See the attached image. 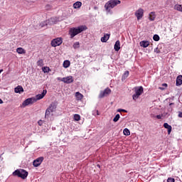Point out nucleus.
Instances as JSON below:
<instances>
[{"label": "nucleus", "instance_id": "46", "mask_svg": "<svg viewBox=\"0 0 182 182\" xmlns=\"http://www.w3.org/2000/svg\"><path fill=\"white\" fill-rule=\"evenodd\" d=\"M2 72H4V70H0V74L2 73Z\"/></svg>", "mask_w": 182, "mask_h": 182}, {"label": "nucleus", "instance_id": "4", "mask_svg": "<svg viewBox=\"0 0 182 182\" xmlns=\"http://www.w3.org/2000/svg\"><path fill=\"white\" fill-rule=\"evenodd\" d=\"M135 93L132 95L133 100H137L144 92V89L141 86L134 87Z\"/></svg>", "mask_w": 182, "mask_h": 182}, {"label": "nucleus", "instance_id": "3", "mask_svg": "<svg viewBox=\"0 0 182 182\" xmlns=\"http://www.w3.org/2000/svg\"><path fill=\"white\" fill-rule=\"evenodd\" d=\"M29 173L26 171L25 169L19 168L16 169L13 172V176H16L17 177H20L23 180H25L28 176Z\"/></svg>", "mask_w": 182, "mask_h": 182}, {"label": "nucleus", "instance_id": "37", "mask_svg": "<svg viewBox=\"0 0 182 182\" xmlns=\"http://www.w3.org/2000/svg\"><path fill=\"white\" fill-rule=\"evenodd\" d=\"M38 126H42V124H43V121H42L41 119H40V120L38 122Z\"/></svg>", "mask_w": 182, "mask_h": 182}, {"label": "nucleus", "instance_id": "10", "mask_svg": "<svg viewBox=\"0 0 182 182\" xmlns=\"http://www.w3.org/2000/svg\"><path fill=\"white\" fill-rule=\"evenodd\" d=\"M46 93H48V90H43L41 94H38L37 95H36V102H38V100H41V99H43L45 96H46Z\"/></svg>", "mask_w": 182, "mask_h": 182}, {"label": "nucleus", "instance_id": "5", "mask_svg": "<svg viewBox=\"0 0 182 182\" xmlns=\"http://www.w3.org/2000/svg\"><path fill=\"white\" fill-rule=\"evenodd\" d=\"M62 43H63V40L62 38H54L51 41V46H53V48H56V46H60V45H62Z\"/></svg>", "mask_w": 182, "mask_h": 182}, {"label": "nucleus", "instance_id": "22", "mask_svg": "<svg viewBox=\"0 0 182 182\" xmlns=\"http://www.w3.org/2000/svg\"><path fill=\"white\" fill-rule=\"evenodd\" d=\"M149 21H154V19H156V14H154V12H151V14H149Z\"/></svg>", "mask_w": 182, "mask_h": 182}, {"label": "nucleus", "instance_id": "32", "mask_svg": "<svg viewBox=\"0 0 182 182\" xmlns=\"http://www.w3.org/2000/svg\"><path fill=\"white\" fill-rule=\"evenodd\" d=\"M129 71H125L124 75H122V79H127V77H129Z\"/></svg>", "mask_w": 182, "mask_h": 182}, {"label": "nucleus", "instance_id": "28", "mask_svg": "<svg viewBox=\"0 0 182 182\" xmlns=\"http://www.w3.org/2000/svg\"><path fill=\"white\" fill-rule=\"evenodd\" d=\"M48 25H49V23H48V20H46V21H43L40 23V26L41 28H45V26H48Z\"/></svg>", "mask_w": 182, "mask_h": 182}, {"label": "nucleus", "instance_id": "13", "mask_svg": "<svg viewBox=\"0 0 182 182\" xmlns=\"http://www.w3.org/2000/svg\"><path fill=\"white\" fill-rule=\"evenodd\" d=\"M114 49L115 52H119L120 50V41H117L114 46Z\"/></svg>", "mask_w": 182, "mask_h": 182}, {"label": "nucleus", "instance_id": "7", "mask_svg": "<svg viewBox=\"0 0 182 182\" xmlns=\"http://www.w3.org/2000/svg\"><path fill=\"white\" fill-rule=\"evenodd\" d=\"M36 102V100H35V97H31L28 98L23 102V106H29V105H33V103Z\"/></svg>", "mask_w": 182, "mask_h": 182}, {"label": "nucleus", "instance_id": "20", "mask_svg": "<svg viewBox=\"0 0 182 182\" xmlns=\"http://www.w3.org/2000/svg\"><path fill=\"white\" fill-rule=\"evenodd\" d=\"M63 68H65V69H68V68L70 66V61H69L68 60H65L63 62Z\"/></svg>", "mask_w": 182, "mask_h": 182}, {"label": "nucleus", "instance_id": "11", "mask_svg": "<svg viewBox=\"0 0 182 182\" xmlns=\"http://www.w3.org/2000/svg\"><path fill=\"white\" fill-rule=\"evenodd\" d=\"M143 14H144V10H143V9H139L135 12V16H136L138 21H140V19H141V18H143Z\"/></svg>", "mask_w": 182, "mask_h": 182}, {"label": "nucleus", "instance_id": "26", "mask_svg": "<svg viewBox=\"0 0 182 182\" xmlns=\"http://www.w3.org/2000/svg\"><path fill=\"white\" fill-rule=\"evenodd\" d=\"M42 70L44 73H49V72H50V68H49V67H43Z\"/></svg>", "mask_w": 182, "mask_h": 182}, {"label": "nucleus", "instance_id": "9", "mask_svg": "<svg viewBox=\"0 0 182 182\" xmlns=\"http://www.w3.org/2000/svg\"><path fill=\"white\" fill-rule=\"evenodd\" d=\"M47 22L48 25L52 26V25H56L58 22H59V18L58 17H51L48 20H47Z\"/></svg>", "mask_w": 182, "mask_h": 182}, {"label": "nucleus", "instance_id": "14", "mask_svg": "<svg viewBox=\"0 0 182 182\" xmlns=\"http://www.w3.org/2000/svg\"><path fill=\"white\" fill-rule=\"evenodd\" d=\"M110 38V34H105L103 37L101 38V42L106 43L109 41Z\"/></svg>", "mask_w": 182, "mask_h": 182}, {"label": "nucleus", "instance_id": "47", "mask_svg": "<svg viewBox=\"0 0 182 182\" xmlns=\"http://www.w3.org/2000/svg\"><path fill=\"white\" fill-rule=\"evenodd\" d=\"M172 105H174V103H170L169 106H172Z\"/></svg>", "mask_w": 182, "mask_h": 182}, {"label": "nucleus", "instance_id": "25", "mask_svg": "<svg viewBox=\"0 0 182 182\" xmlns=\"http://www.w3.org/2000/svg\"><path fill=\"white\" fill-rule=\"evenodd\" d=\"M50 113H52V111H50V109L47 108V109L46 110L45 118L48 119V117H49V116H50Z\"/></svg>", "mask_w": 182, "mask_h": 182}, {"label": "nucleus", "instance_id": "17", "mask_svg": "<svg viewBox=\"0 0 182 182\" xmlns=\"http://www.w3.org/2000/svg\"><path fill=\"white\" fill-rule=\"evenodd\" d=\"M15 93H21V92H23V87L21 85H18L16 87L14 88Z\"/></svg>", "mask_w": 182, "mask_h": 182}, {"label": "nucleus", "instance_id": "27", "mask_svg": "<svg viewBox=\"0 0 182 182\" xmlns=\"http://www.w3.org/2000/svg\"><path fill=\"white\" fill-rule=\"evenodd\" d=\"M175 9H176V11H179V12H182V5L181 4L175 5Z\"/></svg>", "mask_w": 182, "mask_h": 182}, {"label": "nucleus", "instance_id": "30", "mask_svg": "<svg viewBox=\"0 0 182 182\" xmlns=\"http://www.w3.org/2000/svg\"><path fill=\"white\" fill-rule=\"evenodd\" d=\"M124 136H130V130H129L127 128H125L124 129Z\"/></svg>", "mask_w": 182, "mask_h": 182}, {"label": "nucleus", "instance_id": "42", "mask_svg": "<svg viewBox=\"0 0 182 182\" xmlns=\"http://www.w3.org/2000/svg\"><path fill=\"white\" fill-rule=\"evenodd\" d=\"M178 117H181L182 118V112H179Z\"/></svg>", "mask_w": 182, "mask_h": 182}, {"label": "nucleus", "instance_id": "2", "mask_svg": "<svg viewBox=\"0 0 182 182\" xmlns=\"http://www.w3.org/2000/svg\"><path fill=\"white\" fill-rule=\"evenodd\" d=\"M119 4H122L119 0H109L105 4V9L107 12H110V9H113L114 6H117Z\"/></svg>", "mask_w": 182, "mask_h": 182}, {"label": "nucleus", "instance_id": "19", "mask_svg": "<svg viewBox=\"0 0 182 182\" xmlns=\"http://www.w3.org/2000/svg\"><path fill=\"white\" fill-rule=\"evenodd\" d=\"M48 109L53 113V112H55V110L56 109V105L55 103H51L48 107Z\"/></svg>", "mask_w": 182, "mask_h": 182}, {"label": "nucleus", "instance_id": "29", "mask_svg": "<svg viewBox=\"0 0 182 182\" xmlns=\"http://www.w3.org/2000/svg\"><path fill=\"white\" fill-rule=\"evenodd\" d=\"M153 39L155 41V42H159V41H160V36L157 34H155L153 36Z\"/></svg>", "mask_w": 182, "mask_h": 182}, {"label": "nucleus", "instance_id": "43", "mask_svg": "<svg viewBox=\"0 0 182 182\" xmlns=\"http://www.w3.org/2000/svg\"><path fill=\"white\" fill-rule=\"evenodd\" d=\"M162 86H164L165 87H167V84L166 83H164V84H162Z\"/></svg>", "mask_w": 182, "mask_h": 182}, {"label": "nucleus", "instance_id": "12", "mask_svg": "<svg viewBox=\"0 0 182 182\" xmlns=\"http://www.w3.org/2000/svg\"><path fill=\"white\" fill-rule=\"evenodd\" d=\"M73 76H68L66 77H63L61 79V82H63L64 83H67V85H69L70 83H73Z\"/></svg>", "mask_w": 182, "mask_h": 182}, {"label": "nucleus", "instance_id": "40", "mask_svg": "<svg viewBox=\"0 0 182 182\" xmlns=\"http://www.w3.org/2000/svg\"><path fill=\"white\" fill-rule=\"evenodd\" d=\"M161 117H163V115H156V119H161Z\"/></svg>", "mask_w": 182, "mask_h": 182}, {"label": "nucleus", "instance_id": "1", "mask_svg": "<svg viewBox=\"0 0 182 182\" xmlns=\"http://www.w3.org/2000/svg\"><path fill=\"white\" fill-rule=\"evenodd\" d=\"M87 29V26H80L77 28H72L69 30L68 34L70 36L71 39H73L76 35H79V33H82L83 31H86Z\"/></svg>", "mask_w": 182, "mask_h": 182}, {"label": "nucleus", "instance_id": "48", "mask_svg": "<svg viewBox=\"0 0 182 182\" xmlns=\"http://www.w3.org/2000/svg\"><path fill=\"white\" fill-rule=\"evenodd\" d=\"M97 167H99V168H100V165H97Z\"/></svg>", "mask_w": 182, "mask_h": 182}, {"label": "nucleus", "instance_id": "6", "mask_svg": "<svg viewBox=\"0 0 182 182\" xmlns=\"http://www.w3.org/2000/svg\"><path fill=\"white\" fill-rule=\"evenodd\" d=\"M112 93V90L110 88L107 87L105 90L100 91L99 95V99H103V97H106V96H109Z\"/></svg>", "mask_w": 182, "mask_h": 182}, {"label": "nucleus", "instance_id": "34", "mask_svg": "<svg viewBox=\"0 0 182 182\" xmlns=\"http://www.w3.org/2000/svg\"><path fill=\"white\" fill-rule=\"evenodd\" d=\"M80 44L79 43V42H76L75 43L73 44V48L74 49H77V48H80Z\"/></svg>", "mask_w": 182, "mask_h": 182}, {"label": "nucleus", "instance_id": "45", "mask_svg": "<svg viewBox=\"0 0 182 182\" xmlns=\"http://www.w3.org/2000/svg\"><path fill=\"white\" fill-rule=\"evenodd\" d=\"M159 89H160L161 90H164V87H160Z\"/></svg>", "mask_w": 182, "mask_h": 182}, {"label": "nucleus", "instance_id": "44", "mask_svg": "<svg viewBox=\"0 0 182 182\" xmlns=\"http://www.w3.org/2000/svg\"><path fill=\"white\" fill-rule=\"evenodd\" d=\"M2 103H4V101L0 98V105H2Z\"/></svg>", "mask_w": 182, "mask_h": 182}, {"label": "nucleus", "instance_id": "31", "mask_svg": "<svg viewBox=\"0 0 182 182\" xmlns=\"http://www.w3.org/2000/svg\"><path fill=\"white\" fill-rule=\"evenodd\" d=\"M74 120H75V122H79V120H80V115H79L77 114H74Z\"/></svg>", "mask_w": 182, "mask_h": 182}, {"label": "nucleus", "instance_id": "41", "mask_svg": "<svg viewBox=\"0 0 182 182\" xmlns=\"http://www.w3.org/2000/svg\"><path fill=\"white\" fill-rule=\"evenodd\" d=\"M43 62V60H39L37 62V63H38V65H41V63H42Z\"/></svg>", "mask_w": 182, "mask_h": 182}, {"label": "nucleus", "instance_id": "15", "mask_svg": "<svg viewBox=\"0 0 182 182\" xmlns=\"http://www.w3.org/2000/svg\"><path fill=\"white\" fill-rule=\"evenodd\" d=\"M164 127L165 129H167L168 134H170L171 133V130H172L171 125H169L167 122H166L164 124Z\"/></svg>", "mask_w": 182, "mask_h": 182}, {"label": "nucleus", "instance_id": "39", "mask_svg": "<svg viewBox=\"0 0 182 182\" xmlns=\"http://www.w3.org/2000/svg\"><path fill=\"white\" fill-rule=\"evenodd\" d=\"M154 52H155L156 53H160V50H159V48H156L154 49Z\"/></svg>", "mask_w": 182, "mask_h": 182}, {"label": "nucleus", "instance_id": "21", "mask_svg": "<svg viewBox=\"0 0 182 182\" xmlns=\"http://www.w3.org/2000/svg\"><path fill=\"white\" fill-rule=\"evenodd\" d=\"M80 6H82V2L80 1H77L73 4L75 9H77L78 8H80Z\"/></svg>", "mask_w": 182, "mask_h": 182}, {"label": "nucleus", "instance_id": "16", "mask_svg": "<svg viewBox=\"0 0 182 182\" xmlns=\"http://www.w3.org/2000/svg\"><path fill=\"white\" fill-rule=\"evenodd\" d=\"M176 86H181L182 85V75H178L176 78Z\"/></svg>", "mask_w": 182, "mask_h": 182}, {"label": "nucleus", "instance_id": "24", "mask_svg": "<svg viewBox=\"0 0 182 182\" xmlns=\"http://www.w3.org/2000/svg\"><path fill=\"white\" fill-rule=\"evenodd\" d=\"M16 52H17V53H19V55H22V54H23V53H26L24 49L22 48H18L16 49Z\"/></svg>", "mask_w": 182, "mask_h": 182}, {"label": "nucleus", "instance_id": "8", "mask_svg": "<svg viewBox=\"0 0 182 182\" xmlns=\"http://www.w3.org/2000/svg\"><path fill=\"white\" fill-rule=\"evenodd\" d=\"M43 160H44L43 156L37 158L36 160H34L33 161V166L34 167H39V166H41V164H42Z\"/></svg>", "mask_w": 182, "mask_h": 182}, {"label": "nucleus", "instance_id": "35", "mask_svg": "<svg viewBox=\"0 0 182 182\" xmlns=\"http://www.w3.org/2000/svg\"><path fill=\"white\" fill-rule=\"evenodd\" d=\"M92 114L93 116H99L100 114H99V110H95L92 112Z\"/></svg>", "mask_w": 182, "mask_h": 182}, {"label": "nucleus", "instance_id": "38", "mask_svg": "<svg viewBox=\"0 0 182 182\" xmlns=\"http://www.w3.org/2000/svg\"><path fill=\"white\" fill-rule=\"evenodd\" d=\"M117 112H124V113H127V110H126V109H119L117 110Z\"/></svg>", "mask_w": 182, "mask_h": 182}, {"label": "nucleus", "instance_id": "18", "mask_svg": "<svg viewBox=\"0 0 182 182\" xmlns=\"http://www.w3.org/2000/svg\"><path fill=\"white\" fill-rule=\"evenodd\" d=\"M139 44H140V46H141L142 48H147L149 45H150V43L149 41H142L140 42Z\"/></svg>", "mask_w": 182, "mask_h": 182}, {"label": "nucleus", "instance_id": "33", "mask_svg": "<svg viewBox=\"0 0 182 182\" xmlns=\"http://www.w3.org/2000/svg\"><path fill=\"white\" fill-rule=\"evenodd\" d=\"M119 119H120V114H117L113 119V122L116 123V122H119Z\"/></svg>", "mask_w": 182, "mask_h": 182}, {"label": "nucleus", "instance_id": "36", "mask_svg": "<svg viewBox=\"0 0 182 182\" xmlns=\"http://www.w3.org/2000/svg\"><path fill=\"white\" fill-rule=\"evenodd\" d=\"M176 180L174 179V178H168L167 179V182H175Z\"/></svg>", "mask_w": 182, "mask_h": 182}, {"label": "nucleus", "instance_id": "23", "mask_svg": "<svg viewBox=\"0 0 182 182\" xmlns=\"http://www.w3.org/2000/svg\"><path fill=\"white\" fill-rule=\"evenodd\" d=\"M75 96L78 100H82L83 99V95H82L80 92H77L75 93Z\"/></svg>", "mask_w": 182, "mask_h": 182}]
</instances>
